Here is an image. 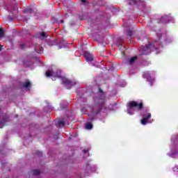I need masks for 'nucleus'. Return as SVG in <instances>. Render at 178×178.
I'll return each instance as SVG.
<instances>
[{
  "mask_svg": "<svg viewBox=\"0 0 178 178\" xmlns=\"http://www.w3.org/2000/svg\"><path fill=\"white\" fill-rule=\"evenodd\" d=\"M143 77L147 79V80H148V81H151V74L149 73V72H145L143 74Z\"/></svg>",
  "mask_w": 178,
  "mask_h": 178,
  "instance_id": "0eeeda50",
  "label": "nucleus"
},
{
  "mask_svg": "<svg viewBox=\"0 0 178 178\" xmlns=\"http://www.w3.org/2000/svg\"><path fill=\"white\" fill-rule=\"evenodd\" d=\"M40 174V171L38 170H33V175H38Z\"/></svg>",
  "mask_w": 178,
  "mask_h": 178,
  "instance_id": "2eb2a0df",
  "label": "nucleus"
},
{
  "mask_svg": "<svg viewBox=\"0 0 178 178\" xmlns=\"http://www.w3.org/2000/svg\"><path fill=\"white\" fill-rule=\"evenodd\" d=\"M144 51L146 52H143V55H147V54H151V51H155L156 54H158V49H155V46L153 44H149L145 47Z\"/></svg>",
  "mask_w": 178,
  "mask_h": 178,
  "instance_id": "7ed1b4c3",
  "label": "nucleus"
},
{
  "mask_svg": "<svg viewBox=\"0 0 178 178\" xmlns=\"http://www.w3.org/2000/svg\"><path fill=\"white\" fill-rule=\"evenodd\" d=\"M99 112L96 113V115Z\"/></svg>",
  "mask_w": 178,
  "mask_h": 178,
  "instance_id": "393cba45",
  "label": "nucleus"
},
{
  "mask_svg": "<svg viewBox=\"0 0 178 178\" xmlns=\"http://www.w3.org/2000/svg\"><path fill=\"white\" fill-rule=\"evenodd\" d=\"M87 152V150H83V153L86 154Z\"/></svg>",
  "mask_w": 178,
  "mask_h": 178,
  "instance_id": "412c9836",
  "label": "nucleus"
},
{
  "mask_svg": "<svg viewBox=\"0 0 178 178\" xmlns=\"http://www.w3.org/2000/svg\"><path fill=\"white\" fill-rule=\"evenodd\" d=\"M23 87L26 88V91H29V90H30V87H31V83H30L29 81H26L25 83H24Z\"/></svg>",
  "mask_w": 178,
  "mask_h": 178,
  "instance_id": "423d86ee",
  "label": "nucleus"
},
{
  "mask_svg": "<svg viewBox=\"0 0 178 178\" xmlns=\"http://www.w3.org/2000/svg\"><path fill=\"white\" fill-rule=\"evenodd\" d=\"M168 19V17H162L161 18V23H168V21H165Z\"/></svg>",
  "mask_w": 178,
  "mask_h": 178,
  "instance_id": "f8f14e48",
  "label": "nucleus"
},
{
  "mask_svg": "<svg viewBox=\"0 0 178 178\" xmlns=\"http://www.w3.org/2000/svg\"><path fill=\"white\" fill-rule=\"evenodd\" d=\"M92 115H95V113H92Z\"/></svg>",
  "mask_w": 178,
  "mask_h": 178,
  "instance_id": "5701e85b",
  "label": "nucleus"
},
{
  "mask_svg": "<svg viewBox=\"0 0 178 178\" xmlns=\"http://www.w3.org/2000/svg\"><path fill=\"white\" fill-rule=\"evenodd\" d=\"M136 60H137V56H134V57L129 58V65H133V63H134V62H136Z\"/></svg>",
  "mask_w": 178,
  "mask_h": 178,
  "instance_id": "1a4fd4ad",
  "label": "nucleus"
},
{
  "mask_svg": "<svg viewBox=\"0 0 178 178\" xmlns=\"http://www.w3.org/2000/svg\"><path fill=\"white\" fill-rule=\"evenodd\" d=\"M143 116V119L141 120V124H143L144 126H145V124H147V122H148V119H151V113H147L145 115H141Z\"/></svg>",
  "mask_w": 178,
  "mask_h": 178,
  "instance_id": "20e7f679",
  "label": "nucleus"
},
{
  "mask_svg": "<svg viewBox=\"0 0 178 178\" xmlns=\"http://www.w3.org/2000/svg\"><path fill=\"white\" fill-rule=\"evenodd\" d=\"M37 52H38V54H42V48L41 49V51H37Z\"/></svg>",
  "mask_w": 178,
  "mask_h": 178,
  "instance_id": "a211bd4d",
  "label": "nucleus"
},
{
  "mask_svg": "<svg viewBox=\"0 0 178 178\" xmlns=\"http://www.w3.org/2000/svg\"><path fill=\"white\" fill-rule=\"evenodd\" d=\"M56 126H57V127H63V126H65V121H63V120L58 121Z\"/></svg>",
  "mask_w": 178,
  "mask_h": 178,
  "instance_id": "9d476101",
  "label": "nucleus"
},
{
  "mask_svg": "<svg viewBox=\"0 0 178 178\" xmlns=\"http://www.w3.org/2000/svg\"><path fill=\"white\" fill-rule=\"evenodd\" d=\"M86 127L88 130H91V129H92V124L91 123H87L86 124Z\"/></svg>",
  "mask_w": 178,
  "mask_h": 178,
  "instance_id": "9b49d317",
  "label": "nucleus"
},
{
  "mask_svg": "<svg viewBox=\"0 0 178 178\" xmlns=\"http://www.w3.org/2000/svg\"><path fill=\"white\" fill-rule=\"evenodd\" d=\"M47 37H48V35H47V33H45V32H42L40 33H39L38 38L40 40H45V38H47Z\"/></svg>",
  "mask_w": 178,
  "mask_h": 178,
  "instance_id": "6e6552de",
  "label": "nucleus"
},
{
  "mask_svg": "<svg viewBox=\"0 0 178 178\" xmlns=\"http://www.w3.org/2000/svg\"><path fill=\"white\" fill-rule=\"evenodd\" d=\"M0 51H2V45H0Z\"/></svg>",
  "mask_w": 178,
  "mask_h": 178,
  "instance_id": "6ab92c4d",
  "label": "nucleus"
},
{
  "mask_svg": "<svg viewBox=\"0 0 178 178\" xmlns=\"http://www.w3.org/2000/svg\"><path fill=\"white\" fill-rule=\"evenodd\" d=\"M84 58L86 59V60L88 61H91L94 59V57L92 56V54H90V53L86 51L84 53Z\"/></svg>",
  "mask_w": 178,
  "mask_h": 178,
  "instance_id": "39448f33",
  "label": "nucleus"
},
{
  "mask_svg": "<svg viewBox=\"0 0 178 178\" xmlns=\"http://www.w3.org/2000/svg\"><path fill=\"white\" fill-rule=\"evenodd\" d=\"M128 35H131V32H128Z\"/></svg>",
  "mask_w": 178,
  "mask_h": 178,
  "instance_id": "aec40b11",
  "label": "nucleus"
},
{
  "mask_svg": "<svg viewBox=\"0 0 178 178\" xmlns=\"http://www.w3.org/2000/svg\"><path fill=\"white\" fill-rule=\"evenodd\" d=\"M1 37H3V30L0 29V38H1Z\"/></svg>",
  "mask_w": 178,
  "mask_h": 178,
  "instance_id": "ddd939ff",
  "label": "nucleus"
},
{
  "mask_svg": "<svg viewBox=\"0 0 178 178\" xmlns=\"http://www.w3.org/2000/svg\"><path fill=\"white\" fill-rule=\"evenodd\" d=\"M152 81H154V79H152Z\"/></svg>",
  "mask_w": 178,
  "mask_h": 178,
  "instance_id": "b1692460",
  "label": "nucleus"
},
{
  "mask_svg": "<svg viewBox=\"0 0 178 178\" xmlns=\"http://www.w3.org/2000/svg\"><path fill=\"white\" fill-rule=\"evenodd\" d=\"M143 108V103L139 104L136 102H129L127 104V113L129 115H134L136 111H139Z\"/></svg>",
  "mask_w": 178,
  "mask_h": 178,
  "instance_id": "f03ea898",
  "label": "nucleus"
},
{
  "mask_svg": "<svg viewBox=\"0 0 178 178\" xmlns=\"http://www.w3.org/2000/svg\"><path fill=\"white\" fill-rule=\"evenodd\" d=\"M81 1V2H83V3H86V2H87V0H80Z\"/></svg>",
  "mask_w": 178,
  "mask_h": 178,
  "instance_id": "f3484780",
  "label": "nucleus"
},
{
  "mask_svg": "<svg viewBox=\"0 0 178 178\" xmlns=\"http://www.w3.org/2000/svg\"><path fill=\"white\" fill-rule=\"evenodd\" d=\"M46 77H51L53 81L56 80V78H60L64 84H70V81H69V79L65 78L64 76H60V74H58V72L54 70L47 71L46 72Z\"/></svg>",
  "mask_w": 178,
  "mask_h": 178,
  "instance_id": "f257e3e1",
  "label": "nucleus"
},
{
  "mask_svg": "<svg viewBox=\"0 0 178 178\" xmlns=\"http://www.w3.org/2000/svg\"><path fill=\"white\" fill-rule=\"evenodd\" d=\"M5 124V120H3L0 122V129H2L3 127V124Z\"/></svg>",
  "mask_w": 178,
  "mask_h": 178,
  "instance_id": "4468645a",
  "label": "nucleus"
},
{
  "mask_svg": "<svg viewBox=\"0 0 178 178\" xmlns=\"http://www.w3.org/2000/svg\"><path fill=\"white\" fill-rule=\"evenodd\" d=\"M89 119H91V115H89Z\"/></svg>",
  "mask_w": 178,
  "mask_h": 178,
  "instance_id": "4be33fe9",
  "label": "nucleus"
},
{
  "mask_svg": "<svg viewBox=\"0 0 178 178\" xmlns=\"http://www.w3.org/2000/svg\"><path fill=\"white\" fill-rule=\"evenodd\" d=\"M137 1L140 0H133L134 3H135L136 5H138V3H137Z\"/></svg>",
  "mask_w": 178,
  "mask_h": 178,
  "instance_id": "dca6fc26",
  "label": "nucleus"
}]
</instances>
